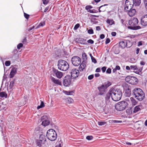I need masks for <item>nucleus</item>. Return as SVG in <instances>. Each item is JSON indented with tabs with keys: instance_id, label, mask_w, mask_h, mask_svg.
Returning <instances> with one entry per match:
<instances>
[{
	"instance_id": "1",
	"label": "nucleus",
	"mask_w": 147,
	"mask_h": 147,
	"mask_svg": "<svg viewBox=\"0 0 147 147\" xmlns=\"http://www.w3.org/2000/svg\"><path fill=\"white\" fill-rule=\"evenodd\" d=\"M133 95L138 100L141 101L145 97V94L143 90L140 88H136L133 91Z\"/></svg>"
},
{
	"instance_id": "2",
	"label": "nucleus",
	"mask_w": 147,
	"mask_h": 147,
	"mask_svg": "<svg viewBox=\"0 0 147 147\" xmlns=\"http://www.w3.org/2000/svg\"><path fill=\"white\" fill-rule=\"evenodd\" d=\"M138 23V21L137 18H133L131 19L128 22V24L130 26L127 27L128 29L136 30L141 29L139 26H136Z\"/></svg>"
},
{
	"instance_id": "3",
	"label": "nucleus",
	"mask_w": 147,
	"mask_h": 147,
	"mask_svg": "<svg viewBox=\"0 0 147 147\" xmlns=\"http://www.w3.org/2000/svg\"><path fill=\"white\" fill-rule=\"evenodd\" d=\"M112 99L115 101H117L120 100L122 95V91L118 89L115 90L113 92L112 91Z\"/></svg>"
},
{
	"instance_id": "4",
	"label": "nucleus",
	"mask_w": 147,
	"mask_h": 147,
	"mask_svg": "<svg viewBox=\"0 0 147 147\" xmlns=\"http://www.w3.org/2000/svg\"><path fill=\"white\" fill-rule=\"evenodd\" d=\"M58 69L63 71H66L69 68V65L65 61L63 60H59L58 62Z\"/></svg>"
},
{
	"instance_id": "5",
	"label": "nucleus",
	"mask_w": 147,
	"mask_h": 147,
	"mask_svg": "<svg viewBox=\"0 0 147 147\" xmlns=\"http://www.w3.org/2000/svg\"><path fill=\"white\" fill-rule=\"evenodd\" d=\"M46 136L47 138L52 141H55L57 136L55 131L52 129H49L47 132Z\"/></svg>"
},
{
	"instance_id": "6",
	"label": "nucleus",
	"mask_w": 147,
	"mask_h": 147,
	"mask_svg": "<svg viewBox=\"0 0 147 147\" xmlns=\"http://www.w3.org/2000/svg\"><path fill=\"white\" fill-rule=\"evenodd\" d=\"M128 105L127 103L125 101H123L117 103L115 105V107L117 110L121 111L125 109Z\"/></svg>"
},
{
	"instance_id": "7",
	"label": "nucleus",
	"mask_w": 147,
	"mask_h": 147,
	"mask_svg": "<svg viewBox=\"0 0 147 147\" xmlns=\"http://www.w3.org/2000/svg\"><path fill=\"white\" fill-rule=\"evenodd\" d=\"M125 80L127 82L132 85L136 84L138 82V80L136 78L130 76L126 77Z\"/></svg>"
},
{
	"instance_id": "8",
	"label": "nucleus",
	"mask_w": 147,
	"mask_h": 147,
	"mask_svg": "<svg viewBox=\"0 0 147 147\" xmlns=\"http://www.w3.org/2000/svg\"><path fill=\"white\" fill-rule=\"evenodd\" d=\"M133 0H126L124 5V10L128 11L129 9H131L134 7L133 3Z\"/></svg>"
},
{
	"instance_id": "9",
	"label": "nucleus",
	"mask_w": 147,
	"mask_h": 147,
	"mask_svg": "<svg viewBox=\"0 0 147 147\" xmlns=\"http://www.w3.org/2000/svg\"><path fill=\"white\" fill-rule=\"evenodd\" d=\"M72 64L75 66H78L81 63V59L78 56H74L71 59Z\"/></svg>"
},
{
	"instance_id": "10",
	"label": "nucleus",
	"mask_w": 147,
	"mask_h": 147,
	"mask_svg": "<svg viewBox=\"0 0 147 147\" xmlns=\"http://www.w3.org/2000/svg\"><path fill=\"white\" fill-rule=\"evenodd\" d=\"M71 79L69 76H65L63 80V85L65 86H68L71 84Z\"/></svg>"
},
{
	"instance_id": "11",
	"label": "nucleus",
	"mask_w": 147,
	"mask_h": 147,
	"mask_svg": "<svg viewBox=\"0 0 147 147\" xmlns=\"http://www.w3.org/2000/svg\"><path fill=\"white\" fill-rule=\"evenodd\" d=\"M71 77L73 78H77L79 74V71L78 69H72L70 71Z\"/></svg>"
},
{
	"instance_id": "12",
	"label": "nucleus",
	"mask_w": 147,
	"mask_h": 147,
	"mask_svg": "<svg viewBox=\"0 0 147 147\" xmlns=\"http://www.w3.org/2000/svg\"><path fill=\"white\" fill-rule=\"evenodd\" d=\"M41 121H42V125L45 126L48 125L49 124L50 122L48 119L47 116L46 115L42 117Z\"/></svg>"
},
{
	"instance_id": "13",
	"label": "nucleus",
	"mask_w": 147,
	"mask_h": 147,
	"mask_svg": "<svg viewBox=\"0 0 147 147\" xmlns=\"http://www.w3.org/2000/svg\"><path fill=\"white\" fill-rule=\"evenodd\" d=\"M131 70H136V71H134V72L137 74H139L142 71V68L138 67L136 65H131Z\"/></svg>"
},
{
	"instance_id": "14",
	"label": "nucleus",
	"mask_w": 147,
	"mask_h": 147,
	"mask_svg": "<svg viewBox=\"0 0 147 147\" xmlns=\"http://www.w3.org/2000/svg\"><path fill=\"white\" fill-rule=\"evenodd\" d=\"M97 89L98 90V94L100 95H103L106 92V88L104 86L101 85L97 87Z\"/></svg>"
},
{
	"instance_id": "15",
	"label": "nucleus",
	"mask_w": 147,
	"mask_h": 147,
	"mask_svg": "<svg viewBox=\"0 0 147 147\" xmlns=\"http://www.w3.org/2000/svg\"><path fill=\"white\" fill-rule=\"evenodd\" d=\"M141 24L143 26H147V14L142 17L141 19Z\"/></svg>"
},
{
	"instance_id": "16",
	"label": "nucleus",
	"mask_w": 147,
	"mask_h": 147,
	"mask_svg": "<svg viewBox=\"0 0 147 147\" xmlns=\"http://www.w3.org/2000/svg\"><path fill=\"white\" fill-rule=\"evenodd\" d=\"M127 14L130 17H132L135 16L136 13V10L134 8H131V9L128 10Z\"/></svg>"
},
{
	"instance_id": "17",
	"label": "nucleus",
	"mask_w": 147,
	"mask_h": 147,
	"mask_svg": "<svg viewBox=\"0 0 147 147\" xmlns=\"http://www.w3.org/2000/svg\"><path fill=\"white\" fill-rule=\"evenodd\" d=\"M127 43H130V41L125 40L121 41L119 42V46L122 49H123L126 47Z\"/></svg>"
},
{
	"instance_id": "18",
	"label": "nucleus",
	"mask_w": 147,
	"mask_h": 147,
	"mask_svg": "<svg viewBox=\"0 0 147 147\" xmlns=\"http://www.w3.org/2000/svg\"><path fill=\"white\" fill-rule=\"evenodd\" d=\"M112 95V91H110L107 93L105 97V102L107 104L109 102V100L111 97Z\"/></svg>"
},
{
	"instance_id": "19",
	"label": "nucleus",
	"mask_w": 147,
	"mask_h": 147,
	"mask_svg": "<svg viewBox=\"0 0 147 147\" xmlns=\"http://www.w3.org/2000/svg\"><path fill=\"white\" fill-rule=\"evenodd\" d=\"M17 72V69L15 67H13L11 70L10 73V77L12 78Z\"/></svg>"
},
{
	"instance_id": "20",
	"label": "nucleus",
	"mask_w": 147,
	"mask_h": 147,
	"mask_svg": "<svg viewBox=\"0 0 147 147\" xmlns=\"http://www.w3.org/2000/svg\"><path fill=\"white\" fill-rule=\"evenodd\" d=\"M77 42L78 43H80L81 44L83 45H86L87 44V43L86 42V39H84L82 38H79L78 39H76V40H77Z\"/></svg>"
},
{
	"instance_id": "21",
	"label": "nucleus",
	"mask_w": 147,
	"mask_h": 147,
	"mask_svg": "<svg viewBox=\"0 0 147 147\" xmlns=\"http://www.w3.org/2000/svg\"><path fill=\"white\" fill-rule=\"evenodd\" d=\"M51 80L55 84L59 85H61V82L59 80L56 79L55 78L52 77L51 78Z\"/></svg>"
},
{
	"instance_id": "22",
	"label": "nucleus",
	"mask_w": 147,
	"mask_h": 147,
	"mask_svg": "<svg viewBox=\"0 0 147 147\" xmlns=\"http://www.w3.org/2000/svg\"><path fill=\"white\" fill-rule=\"evenodd\" d=\"M131 91L130 88H127L125 90V95L127 97H130L131 95Z\"/></svg>"
},
{
	"instance_id": "23",
	"label": "nucleus",
	"mask_w": 147,
	"mask_h": 147,
	"mask_svg": "<svg viewBox=\"0 0 147 147\" xmlns=\"http://www.w3.org/2000/svg\"><path fill=\"white\" fill-rule=\"evenodd\" d=\"M133 1L134 7L139 6L141 3V0H133Z\"/></svg>"
},
{
	"instance_id": "24",
	"label": "nucleus",
	"mask_w": 147,
	"mask_h": 147,
	"mask_svg": "<svg viewBox=\"0 0 147 147\" xmlns=\"http://www.w3.org/2000/svg\"><path fill=\"white\" fill-rule=\"evenodd\" d=\"M112 51L115 54H118L120 52V50L118 47L116 46H114L112 49Z\"/></svg>"
},
{
	"instance_id": "25",
	"label": "nucleus",
	"mask_w": 147,
	"mask_h": 147,
	"mask_svg": "<svg viewBox=\"0 0 147 147\" xmlns=\"http://www.w3.org/2000/svg\"><path fill=\"white\" fill-rule=\"evenodd\" d=\"M36 145L38 147H41L42 145L44 144L45 143V142H42V140H37L36 141Z\"/></svg>"
},
{
	"instance_id": "26",
	"label": "nucleus",
	"mask_w": 147,
	"mask_h": 147,
	"mask_svg": "<svg viewBox=\"0 0 147 147\" xmlns=\"http://www.w3.org/2000/svg\"><path fill=\"white\" fill-rule=\"evenodd\" d=\"M102 85H103L107 89L111 85V83L109 82V81H107L106 82H105L104 84Z\"/></svg>"
},
{
	"instance_id": "27",
	"label": "nucleus",
	"mask_w": 147,
	"mask_h": 147,
	"mask_svg": "<svg viewBox=\"0 0 147 147\" xmlns=\"http://www.w3.org/2000/svg\"><path fill=\"white\" fill-rule=\"evenodd\" d=\"M45 137V135L42 134L40 136L39 140H42V142H45L46 140Z\"/></svg>"
},
{
	"instance_id": "28",
	"label": "nucleus",
	"mask_w": 147,
	"mask_h": 147,
	"mask_svg": "<svg viewBox=\"0 0 147 147\" xmlns=\"http://www.w3.org/2000/svg\"><path fill=\"white\" fill-rule=\"evenodd\" d=\"M55 75L56 77L59 78H61L63 76V73L61 72L57 71L56 72Z\"/></svg>"
},
{
	"instance_id": "29",
	"label": "nucleus",
	"mask_w": 147,
	"mask_h": 147,
	"mask_svg": "<svg viewBox=\"0 0 147 147\" xmlns=\"http://www.w3.org/2000/svg\"><path fill=\"white\" fill-rule=\"evenodd\" d=\"M107 5V4H105L99 7L98 9L99 12H101L104 11L105 10V8H104V6Z\"/></svg>"
},
{
	"instance_id": "30",
	"label": "nucleus",
	"mask_w": 147,
	"mask_h": 147,
	"mask_svg": "<svg viewBox=\"0 0 147 147\" xmlns=\"http://www.w3.org/2000/svg\"><path fill=\"white\" fill-rule=\"evenodd\" d=\"M83 62L84 61H83L79 67V70L80 71H83V69H84L85 67V65L83 63Z\"/></svg>"
},
{
	"instance_id": "31",
	"label": "nucleus",
	"mask_w": 147,
	"mask_h": 147,
	"mask_svg": "<svg viewBox=\"0 0 147 147\" xmlns=\"http://www.w3.org/2000/svg\"><path fill=\"white\" fill-rule=\"evenodd\" d=\"M130 99L132 105L134 106L137 104V102L134 98L131 97L130 98Z\"/></svg>"
},
{
	"instance_id": "32",
	"label": "nucleus",
	"mask_w": 147,
	"mask_h": 147,
	"mask_svg": "<svg viewBox=\"0 0 147 147\" xmlns=\"http://www.w3.org/2000/svg\"><path fill=\"white\" fill-rule=\"evenodd\" d=\"M14 84V82L13 81H11L10 82V84L9 87H7V90L9 91V90H10V91H11V90H12V88L13 86V85Z\"/></svg>"
},
{
	"instance_id": "33",
	"label": "nucleus",
	"mask_w": 147,
	"mask_h": 147,
	"mask_svg": "<svg viewBox=\"0 0 147 147\" xmlns=\"http://www.w3.org/2000/svg\"><path fill=\"white\" fill-rule=\"evenodd\" d=\"M66 102L68 104H70L73 102V99L70 97H67L65 99Z\"/></svg>"
},
{
	"instance_id": "34",
	"label": "nucleus",
	"mask_w": 147,
	"mask_h": 147,
	"mask_svg": "<svg viewBox=\"0 0 147 147\" xmlns=\"http://www.w3.org/2000/svg\"><path fill=\"white\" fill-rule=\"evenodd\" d=\"M140 106L138 105L135 107L134 110V113H136L140 110Z\"/></svg>"
},
{
	"instance_id": "35",
	"label": "nucleus",
	"mask_w": 147,
	"mask_h": 147,
	"mask_svg": "<svg viewBox=\"0 0 147 147\" xmlns=\"http://www.w3.org/2000/svg\"><path fill=\"white\" fill-rule=\"evenodd\" d=\"M107 23L110 25H112L114 24V21L113 20L108 19L107 21Z\"/></svg>"
},
{
	"instance_id": "36",
	"label": "nucleus",
	"mask_w": 147,
	"mask_h": 147,
	"mask_svg": "<svg viewBox=\"0 0 147 147\" xmlns=\"http://www.w3.org/2000/svg\"><path fill=\"white\" fill-rule=\"evenodd\" d=\"M64 92L65 94L67 95H72L74 93V92L73 91H65Z\"/></svg>"
},
{
	"instance_id": "37",
	"label": "nucleus",
	"mask_w": 147,
	"mask_h": 147,
	"mask_svg": "<svg viewBox=\"0 0 147 147\" xmlns=\"http://www.w3.org/2000/svg\"><path fill=\"white\" fill-rule=\"evenodd\" d=\"M0 96L1 97H5L6 98L7 97V94L4 92H0Z\"/></svg>"
},
{
	"instance_id": "38",
	"label": "nucleus",
	"mask_w": 147,
	"mask_h": 147,
	"mask_svg": "<svg viewBox=\"0 0 147 147\" xmlns=\"http://www.w3.org/2000/svg\"><path fill=\"white\" fill-rule=\"evenodd\" d=\"M44 106L45 105L44 102L43 101H41V102L40 105L38 106L37 109H38L40 108L44 107Z\"/></svg>"
},
{
	"instance_id": "39",
	"label": "nucleus",
	"mask_w": 147,
	"mask_h": 147,
	"mask_svg": "<svg viewBox=\"0 0 147 147\" xmlns=\"http://www.w3.org/2000/svg\"><path fill=\"white\" fill-rule=\"evenodd\" d=\"M82 56L84 60V61H86L87 60V57L86 54L84 53H83L82 54Z\"/></svg>"
},
{
	"instance_id": "40",
	"label": "nucleus",
	"mask_w": 147,
	"mask_h": 147,
	"mask_svg": "<svg viewBox=\"0 0 147 147\" xmlns=\"http://www.w3.org/2000/svg\"><path fill=\"white\" fill-rule=\"evenodd\" d=\"M98 123L99 125L102 126L105 125L106 123L105 121H98Z\"/></svg>"
},
{
	"instance_id": "41",
	"label": "nucleus",
	"mask_w": 147,
	"mask_h": 147,
	"mask_svg": "<svg viewBox=\"0 0 147 147\" xmlns=\"http://www.w3.org/2000/svg\"><path fill=\"white\" fill-rule=\"evenodd\" d=\"M91 60L92 61V62L93 63H97V61H96V60L92 55H91Z\"/></svg>"
},
{
	"instance_id": "42",
	"label": "nucleus",
	"mask_w": 147,
	"mask_h": 147,
	"mask_svg": "<svg viewBox=\"0 0 147 147\" xmlns=\"http://www.w3.org/2000/svg\"><path fill=\"white\" fill-rule=\"evenodd\" d=\"M92 8V7L91 5H88L86 6L85 7V9L87 10L88 11H89L90 9H91Z\"/></svg>"
},
{
	"instance_id": "43",
	"label": "nucleus",
	"mask_w": 147,
	"mask_h": 147,
	"mask_svg": "<svg viewBox=\"0 0 147 147\" xmlns=\"http://www.w3.org/2000/svg\"><path fill=\"white\" fill-rule=\"evenodd\" d=\"M88 32L90 34H92L94 33L93 30L92 29H90L88 30Z\"/></svg>"
},
{
	"instance_id": "44",
	"label": "nucleus",
	"mask_w": 147,
	"mask_h": 147,
	"mask_svg": "<svg viewBox=\"0 0 147 147\" xmlns=\"http://www.w3.org/2000/svg\"><path fill=\"white\" fill-rule=\"evenodd\" d=\"M45 21H43L41 22L40 23H39V26L40 27L42 26L43 27L45 25Z\"/></svg>"
},
{
	"instance_id": "45",
	"label": "nucleus",
	"mask_w": 147,
	"mask_h": 147,
	"mask_svg": "<svg viewBox=\"0 0 147 147\" xmlns=\"http://www.w3.org/2000/svg\"><path fill=\"white\" fill-rule=\"evenodd\" d=\"M5 64L6 66H9L10 65V62L9 61H6L5 62Z\"/></svg>"
},
{
	"instance_id": "46",
	"label": "nucleus",
	"mask_w": 147,
	"mask_h": 147,
	"mask_svg": "<svg viewBox=\"0 0 147 147\" xmlns=\"http://www.w3.org/2000/svg\"><path fill=\"white\" fill-rule=\"evenodd\" d=\"M23 46V45L22 43H20L17 46V47L18 49H20L21 47H22Z\"/></svg>"
},
{
	"instance_id": "47",
	"label": "nucleus",
	"mask_w": 147,
	"mask_h": 147,
	"mask_svg": "<svg viewBox=\"0 0 147 147\" xmlns=\"http://www.w3.org/2000/svg\"><path fill=\"white\" fill-rule=\"evenodd\" d=\"M93 138L92 136H88L86 137V139L88 140H92Z\"/></svg>"
},
{
	"instance_id": "48",
	"label": "nucleus",
	"mask_w": 147,
	"mask_h": 147,
	"mask_svg": "<svg viewBox=\"0 0 147 147\" xmlns=\"http://www.w3.org/2000/svg\"><path fill=\"white\" fill-rule=\"evenodd\" d=\"M126 112L129 115L131 114L132 113V111L130 109H127L126 111Z\"/></svg>"
},
{
	"instance_id": "49",
	"label": "nucleus",
	"mask_w": 147,
	"mask_h": 147,
	"mask_svg": "<svg viewBox=\"0 0 147 147\" xmlns=\"http://www.w3.org/2000/svg\"><path fill=\"white\" fill-rule=\"evenodd\" d=\"M24 16L25 18L26 19H28L29 18V15L28 14L25 13H24Z\"/></svg>"
},
{
	"instance_id": "50",
	"label": "nucleus",
	"mask_w": 147,
	"mask_h": 147,
	"mask_svg": "<svg viewBox=\"0 0 147 147\" xmlns=\"http://www.w3.org/2000/svg\"><path fill=\"white\" fill-rule=\"evenodd\" d=\"M80 24H76L75 26L74 29L75 30H77L80 26Z\"/></svg>"
},
{
	"instance_id": "51",
	"label": "nucleus",
	"mask_w": 147,
	"mask_h": 147,
	"mask_svg": "<svg viewBox=\"0 0 147 147\" xmlns=\"http://www.w3.org/2000/svg\"><path fill=\"white\" fill-rule=\"evenodd\" d=\"M43 4L44 5H47L49 3V0H42Z\"/></svg>"
},
{
	"instance_id": "52",
	"label": "nucleus",
	"mask_w": 147,
	"mask_h": 147,
	"mask_svg": "<svg viewBox=\"0 0 147 147\" xmlns=\"http://www.w3.org/2000/svg\"><path fill=\"white\" fill-rule=\"evenodd\" d=\"M132 45V44L131 43V42L130 41V43H127V46H126V47L127 48H129L131 47Z\"/></svg>"
},
{
	"instance_id": "53",
	"label": "nucleus",
	"mask_w": 147,
	"mask_h": 147,
	"mask_svg": "<svg viewBox=\"0 0 147 147\" xmlns=\"http://www.w3.org/2000/svg\"><path fill=\"white\" fill-rule=\"evenodd\" d=\"M87 42L89 43L92 44L94 43V41L93 40L91 39H89L87 41Z\"/></svg>"
},
{
	"instance_id": "54",
	"label": "nucleus",
	"mask_w": 147,
	"mask_h": 147,
	"mask_svg": "<svg viewBox=\"0 0 147 147\" xmlns=\"http://www.w3.org/2000/svg\"><path fill=\"white\" fill-rule=\"evenodd\" d=\"M111 69L110 68H108L106 71V73L107 74H110L111 73Z\"/></svg>"
},
{
	"instance_id": "55",
	"label": "nucleus",
	"mask_w": 147,
	"mask_h": 147,
	"mask_svg": "<svg viewBox=\"0 0 147 147\" xmlns=\"http://www.w3.org/2000/svg\"><path fill=\"white\" fill-rule=\"evenodd\" d=\"M94 75H90L88 77V79L89 80H91L93 78Z\"/></svg>"
},
{
	"instance_id": "56",
	"label": "nucleus",
	"mask_w": 147,
	"mask_h": 147,
	"mask_svg": "<svg viewBox=\"0 0 147 147\" xmlns=\"http://www.w3.org/2000/svg\"><path fill=\"white\" fill-rule=\"evenodd\" d=\"M110 41V40L109 38H107L106 41H105V44H107L109 43Z\"/></svg>"
},
{
	"instance_id": "57",
	"label": "nucleus",
	"mask_w": 147,
	"mask_h": 147,
	"mask_svg": "<svg viewBox=\"0 0 147 147\" xmlns=\"http://www.w3.org/2000/svg\"><path fill=\"white\" fill-rule=\"evenodd\" d=\"M106 69V67H102L101 68V69L103 73H104Z\"/></svg>"
},
{
	"instance_id": "58",
	"label": "nucleus",
	"mask_w": 147,
	"mask_h": 147,
	"mask_svg": "<svg viewBox=\"0 0 147 147\" xmlns=\"http://www.w3.org/2000/svg\"><path fill=\"white\" fill-rule=\"evenodd\" d=\"M113 122L114 123H122V121H118L114 120L113 121Z\"/></svg>"
},
{
	"instance_id": "59",
	"label": "nucleus",
	"mask_w": 147,
	"mask_h": 147,
	"mask_svg": "<svg viewBox=\"0 0 147 147\" xmlns=\"http://www.w3.org/2000/svg\"><path fill=\"white\" fill-rule=\"evenodd\" d=\"M131 66H130V67H129V66H127L126 67V69H127V70L131 71Z\"/></svg>"
},
{
	"instance_id": "60",
	"label": "nucleus",
	"mask_w": 147,
	"mask_h": 147,
	"mask_svg": "<svg viewBox=\"0 0 147 147\" xmlns=\"http://www.w3.org/2000/svg\"><path fill=\"white\" fill-rule=\"evenodd\" d=\"M145 7L147 8V0H144Z\"/></svg>"
},
{
	"instance_id": "61",
	"label": "nucleus",
	"mask_w": 147,
	"mask_h": 147,
	"mask_svg": "<svg viewBox=\"0 0 147 147\" xmlns=\"http://www.w3.org/2000/svg\"><path fill=\"white\" fill-rule=\"evenodd\" d=\"M111 34L112 36H115L116 35V33L115 32H111Z\"/></svg>"
},
{
	"instance_id": "62",
	"label": "nucleus",
	"mask_w": 147,
	"mask_h": 147,
	"mask_svg": "<svg viewBox=\"0 0 147 147\" xmlns=\"http://www.w3.org/2000/svg\"><path fill=\"white\" fill-rule=\"evenodd\" d=\"M116 70H119L120 69V67L119 65H116L115 68Z\"/></svg>"
},
{
	"instance_id": "63",
	"label": "nucleus",
	"mask_w": 147,
	"mask_h": 147,
	"mask_svg": "<svg viewBox=\"0 0 147 147\" xmlns=\"http://www.w3.org/2000/svg\"><path fill=\"white\" fill-rule=\"evenodd\" d=\"M105 35L104 34H101L100 35V38L101 39H103L105 38Z\"/></svg>"
},
{
	"instance_id": "64",
	"label": "nucleus",
	"mask_w": 147,
	"mask_h": 147,
	"mask_svg": "<svg viewBox=\"0 0 147 147\" xmlns=\"http://www.w3.org/2000/svg\"><path fill=\"white\" fill-rule=\"evenodd\" d=\"M96 29L97 31H100V30L101 28L99 26H97L96 27Z\"/></svg>"
}]
</instances>
